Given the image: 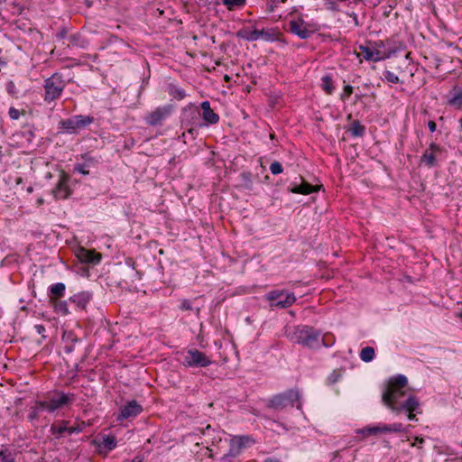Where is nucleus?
<instances>
[{"mask_svg": "<svg viewBox=\"0 0 462 462\" xmlns=\"http://www.w3.org/2000/svg\"><path fill=\"white\" fill-rule=\"evenodd\" d=\"M407 377L402 374H398L390 379L388 387L383 393L382 399L383 403L395 413L402 411L401 407L405 401H402V398L410 396V394L407 393Z\"/></svg>", "mask_w": 462, "mask_h": 462, "instance_id": "obj_1", "label": "nucleus"}, {"mask_svg": "<svg viewBox=\"0 0 462 462\" xmlns=\"http://www.w3.org/2000/svg\"><path fill=\"white\" fill-rule=\"evenodd\" d=\"M289 337L297 344H300L309 348H319L320 346L328 347L333 344L326 342L325 338L320 339V332L309 326H299L295 328Z\"/></svg>", "mask_w": 462, "mask_h": 462, "instance_id": "obj_2", "label": "nucleus"}, {"mask_svg": "<svg viewBox=\"0 0 462 462\" xmlns=\"http://www.w3.org/2000/svg\"><path fill=\"white\" fill-rule=\"evenodd\" d=\"M66 88V81L60 73H53L51 77L46 79L43 83V100L47 104H51L59 99L64 88Z\"/></svg>", "mask_w": 462, "mask_h": 462, "instance_id": "obj_3", "label": "nucleus"}, {"mask_svg": "<svg viewBox=\"0 0 462 462\" xmlns=\"http://www.w3.org/2000/svg\"><path fill=\"white\" fill-rule=\"evenodd\" d=\"M93 120L92 116L78 115L68 119L61 120L59 123V128L67 134H78L81 129L89 125Z\"/></svg>", "mask_w": 462, "mask_h": 462, "instance_id": "obj_4", "label": "nucleus"}, {"mask_svg": "<svg viewBox=\"0 0 462 462\" xmlns=\"http://www.w3.org/2000/svg\"><path fill=\"white\" fill-rule=\"evenodd\" d=\"M266 300L273 308L286 309L295 303L296 296L293 292L274 290L266 294Z\"/></svg>", "mask_w": 462, "mask_h": 462, "instance_id": "obj_5", "label": "nucleus"}, {"mask_svg": "<svg viewBox=\"0 0 462 462\" xmlns=\"http://www.w3.org/2000/svg\"><path fill=\"white\" fill-rule=\"evenodd\" d=\"M299 400V392L296 390H289L285 393L274 395L270 399L268 407L275 410H282L288 406H293Z\"/></svg>", "mask_w": 462, "mask_h": 462, "instance_id": "obj_6", "label": "nucleus"}, {"mask_svg": "<svg viewBox=\"0 0 462 462\" xmlns=\"http://www.w3.org/2000/svg\"><path fill=\"white\" fill-rule=\"evenodd\" d=\"M74 401V394H66L62 392L54 393L49 395L45 400L42 401L44 404L45 411L53 412L56 410L71 403Z\"/></svg>", "mask_w": 462, "mask_h": 462, "instance_id": "obj_7", "label": "nucleus"}, {"mask_svg": "<svg viewBox=\"0 0 462 462\" xmlns=\"http://www.w3.org/2000/svg\"><path fill=\"white\" fill-rule=\"evenodd\" d=\"M212 361L203 352L191 348L189 349L183 356L182 364L186 367H207Z\"/></svg>", "mask_w": 462, "mask_h": 462, "instance_id": "obj_8", "label": "nucleus"}, {"mask_svg": "<svg viewBox=\"0 0 462 462\" xmlns=\"http://www.w3.org/2000/svg\"><path fill=\"white\" fill-rule=\"evenodd\" d=\"M237 37L242 38L247 42H255L263 39L267 42L273 41L275 39V33L270 30H258L256 28L253 30L243 29L237 32Z\"/></svg>", "mask_w": 462, "mask_h": 462, "instance_id": "obj_9", "label": "nucleus"}, {"mask_svg": "<svg viewBox=\"0 0 462 462\" xmlns=\"http://www.w3.org/2000/svg\"><path fill=\"white\" fill-rule=\"evenodd\" d=\"M172 110L171 105L156 107L145 116V122L152 126L161 125L171 116Z\"/></svg>", "mask_w": 462, "mask_h": 462, "instance_id": "obj_10", "label": "nucleus"}, {"mask_svg": "<svg viewBox=\"0 0 462 462\" xmlns=\"http://www.w3.org/2000/svg\"><path fill=\"white\" fill-rule=\"evenodd\" d=\"M442 148L435 143H431L427 150L423 152L420 157V163L424 164L429 168H433L438 164V156L441 153Z\"/></svg>", "mask_w": 462, "mask_h": 462, "instance_id": "obj_11", "label": "nucleus"}, {"mask_svg": "<svg viewBox=\"0 0 462 462\" xmlns=\"http://www.w3.org/2000/svg\"><path fill=\"white\" fill-rule=\"evenodd\" d=\"M289 30L302 40L310 38L313 33V31L308 28V24L302 19L291 21Z\"/></svg>", "mask_w": 462, "mask_h": 462, "instance_id": "obj_12", "label": "nucleus"}, {"mask_svg": "<svg viewBox=\"0 0 462 462\" xmlns=\"http://www.w3.org/2000/svg\"><path fill=\"white\" fill-rule=\"evenodd\" d=\"M419 401L416 397L410 395L408 398L405 399L403 404H402V411H405L408 412V420H416V414L420 413L421 411H419Z\"/></svg>", "mask_w": 462, "mask_h": 462, "instance_id": "obj_13", "label": "nucleus"}, {"mask_svg": "<svg viewBox=\"0 0 462 462\" xmlns=\"http://www.w3.org/2000/svg\"><path fill=\"white\" fill-rule=\"evenodd\" d=\"M69 177L62 174L59 180L58 184L53 189L52 192L57 199H65L70 195V189L68 185Z\"/></svg>", "mask_w": 462, "mask_h": 462, "instance_id": "obj_14", "label": "nucleus"}, {"mask_svg": "<svg viewBox=\"0 0 462 462\" xmlns=\"http://www.w3.org/2000/svg\"><path fill=\"white\" fill-rule=\"evenodd\" d=\"M143 411V407L136 402L131 401L121 409L119 419H130L136 417Z\"/></svg>", "mask_w": 462, "mask_h": 462, "instance_id": "obj_15", "label": "nucleus"}, {"mask_svg": "<svg viewBox=\"0 0 462 462\" xmlns=\"http://www.w3.org/2000/svg\"><path fill=\"white\" fill-rule=\"evenodd\" d=\"M77 257L81 263L97 264L101 260V254L92 250L80 248L77 253Z\"/></svg>", "mask_w": 462, "mask_h": 462, "instance_id": "obj_16", "label": "nucleus"}, {"mask_svg": "<svg viewBox=\"0 0 462 462\" xmlns=\"http://www.w3.org/2000/svg\"><path fill=\"white\" fill-rule=\"evenodd\" d=\"M201 108L203 110L202 116L204 120L210 125H215L219 121V116L216 114L210 107V104L208 101H204L201 103Z\"/></svg>", "mask_w": 462, "mask_h": 462, "instance_id": "obj_17", "label": "nucleus"}, {"mask_svg": "<svg viewBox=\"0 0 462 462\" xmlns=\"http://www.w3.org/2000/svg\"><path fill=\"white\" fill-rule=\"evenodd\" d=\"M359 51L357 56H362L365 60L378 61L382 59L381 52L378 50H372L367 46L360 45Z\"/></svg>", "mask_w": 462, "mask_h": 462, "instance_id": "obj_18", "label": "nucleus"}, {"mask_svg": "<svg viewBox=\"0 0 462 462\" xmlns=\"http://www.w3.org/2000/svg\"><path fill=\"white\" fill-rule=\"evenodd\" d=\"M448 103L455 109H462V88H455L450 92V97L448 98Z\"/></svg>", "mask_w": 462, "mask_h": 462, "instance_id": "obj_19", "label": "nucleus"}, {"mask_svg": "<svg viewBox=\"0 0 462 462\" xmlns=\"http://www.w3.org/2000/svg\"><path fill=\"white\" fill-rule=\"evenodd\" d=\"M291 191L292 193H298V194H303V195H308V194H310L314 191H317V187L306 182V181H302L300 184H294L291 188Z\"/></svg>", "mask_w": 462, "mask_h": 462, "instance_id": "obj_20", "label": "nucleus"}, {"mask_svg": "<svg viewBox=\"0 0 462 462\" xmlns=\"http://www.w3.org/2000/svg\"><path fill=\"white\" fill-rule=\"evenodd\" d=\"M91 294L87 291H82L78 294H75L70 298V300L75 303L78 307L81 309H85L88 303L91 300Z\"/></svg>", "mask_w": 462, "mask_h": 462, "instance_id": "obj_21", "label": "nucleus"}, {"mask_svg": "<svg viewBox=\"0 0 462 462\" xmlns=\"http://www.w3.org/2000/svg\"><path fill=\"white\" fill-rule=\"evenodd\" d=\"M45 411L44 404L42 401H36L34 405L30 408L28 414V420L30 422H33L37 420L41 415V413Z\"/></svg>", "mask_w": 462, "mask_h": 462, "instance_id": "obj_22", "label": "nucleus"}, {"mask_svg": "<svg viewBox=\"0 0 462 462\" xmlns=\"http://www.w3.org/2000/svg\"><path fill=\"white\" fill-rule=\"evenodd\" d=\"M252 440L250 439L249 437H245V436H239V437H235L234 439H231V447H232V450H234L236 453H239L240 450L246 447L247 444H249Z\"/></svg>", "mask_w": 462, "mask_h": 462, "instance_id": "obj_23", "label": "nucleus"}, {"mask_svg": "<svg viewBox=\"0 0 462 462\" xmlns=\"http://www.w3.org/2000/svg\"><path fill=\"white\" fill-rule=\"evenodd\" d=\"M357 434L363 435L365 438L372 435H381L383 434V430L381 424L374 426H367L363 429H359L356 430Z\"/></svg>", "mask_w": 462, "mask_h": 462, "instance_id": "obj_24", "label": "nucleus"}, {"mask_svg": "<svg viewBox=\"0 0 462 462\" xmlns=\"http://www.w3.org/2000/svg\"><path fill=\"white\" fill-rule=\"evenodd\" d=\"M383 434L401 433L406 431V428L402 423L396 422L393 424H381Z\"/></svg>", "mask_w": 462, "mask_h": 462, "instance_id": "obj_25", "label": "nucleus"}, {"mask_svg": "<svg viewBox=\"0 0 462 462\" xmlns=\"http://www.w3.org/2000/svg\"><path fill=\"white\" fill-rule=\"evenodd\" d=\"M15 452L7 448H2L0 451V462H15Z\"/></svg>", "mask_w": 462, "mask_h": 462, "instance_id": "obj_26", "label": "nucleus"}, {"mask_svg": "<svg viewBox=\"0 0 462 462\" xmlns=\"http://www.w3.org/2000/svg\"><path fill=\"white\" fill-rule=\"evenodd\" d=\"M321 88L328 94L330 95L334 91V84L332 78L328 75L322 77Z\"/></svg>", "mask_w": 462, "mask_h": 462, "instance_id": "obj_27", "label": "nucleus"}, {"mask_svg": "<svg viewBox=\"0 0 462 462\" xmlns=\"http://www.w3.org/2000/svg\"><path fill=\"white\" fill-rule=\"evenodd\" d=\"M101 445L107 450H113L116 447V439L112 435H104Z\"/></svg>", "mask_w": 462, "mask_h": 462, "instance_id": "obj_28", "label": "nucleus"}, {"mask_svg": "<svg viewBox=\"0 0 462 462\" xmlns=\"http://www.w3.org/2000/svg\"><path fill=\"white\" fill-rule=\"evenodd\" d=\"M360 358L364 362H370L374 358V349L371 346L364 347L360 352Z\"/></svg>", "mask_w": 462, "mask_h": 462, "instance_id": "obj_29", "label": "nucleus"}, {"mask_svg": "<svg viewBox=\"0 0 462 462\" xmlns=\"http://www.w3.org/2000/svg\"><path fill=\"white\" fill-rule=\"evenodd\" d=\"M169 94L179 100L183 99L186 97V93L182 88L173 85L169 87Z\"/></svg>", "mask_w": 462, "mask_h": 462, "instance_id": "obj_30", "label": "nucleus"}, {"mask_svg": "<svg viewBox=\"0 0 462 462\" xmlns=\"http://www.w3.org/2000/svg\"><path fill=\"white\" fill-rule=\"evenodd\" d=\"M65 291V284L62 282L55 283L51 287V292L53 296L61 297Z\"/></svg>", "mask_w": 462, "mask_h": 462, "instance_id": "obj_31", "label": "nucleus"}, {"mask_svg": "<svg viewBox=\"0 0 462 462\" xmlns=\"http://www.w3.org/2000/svg\"><path fill=\"white\" fill-rule=\"evenodd\" d=\"M245 2L246 0H223V4L228 10H232L235 7H242L245 5Z\"/></svg>", "mask_w": 462, "mask_h": 462, "instance_id": "obj_32", "label": "nucleus"}, {"mask_svg": "<svg viewBox=\"0 0 462 462\" xmlns=\"http://www.w3.org/2000/svg\"><path fill=\"white\" fill-rule=\"evenodd\" d=\"M350 131L354 136H362L365 132V126L361 125L359 122H355Z\"/></svg>", "mask_w": 462, "mask_h": 462, "instance_id": "obj_33", "label": "nucleus"}, {"mask_svg": "<svg viewBox=\"0 0 462 462\" xmlns=\"http://www.w3.org/2000/svg\"><path fill=\"white\" fill-rule=\"evenodd\" d=\"M90 164H93V162H89L88 163H77L74 166V171H76L83 175H88L89 173L88 168L89 167Z\"/></svg>", "mask_w": 462, "mask_h": 462, "instance_id": "obj_34", "label": "nucleus"}, {"mask_svg": "<svg viewBox=\"0 0 462 462\" xmlns=\"http://www.w3.org/2000/svg\"><path fill=\"white\" fill-rule=\"evenodd\" d=\"M63 425L62 426H57V425H52L51 427V431L52 434L54 435H57L58 437L62 435L64 432L67 431V426H66V421H63L62 422Z\"/></svg>", "mask_w": 462, "mask_h": 462, "instance_id": "obj_35", "label": "nucleus"}, {"mask_svg": "<svg viewBox=\"0 0 462 462\" xmlns=\"http://www.w3.org/2000/svg\"><path fill=\"white\" fill-rule=\"evenodd\" d=\"M383 78L390 83L396 84L400 82L398 76L390 70H386L383 72Z\"/></svg>", "mask_w": 462, "mask_h": 462, "instance_id": "obj_36", "label": "nucleus"}, {"mask_svg": "<svg viewBox=\"0 0 462 462\" xmlns=\"http://www.w3.org/2000/svg\"><path fill=\"white\" fill-rule=\"evenodd\" d=\"M270 171L273 175H278L282 172L283 169L282 164L279 162H273L270 165Z\"/></svg>", "mask_w": 462, "mask_h": 462, "instance_id": "obj_37", "label": "nucleus"}, {"mask_svg": "<svg viewBox=\"0 0 462 462\" xmlns=\"http://www.w3.org/2000/svg\"><path fill=\"white\" fill-rule=\"evenodd\" d=\"M57 312L66 315L69 313L66 301H60L55 306Z\"/></svg>", "mask_w": 462, "mask_h": 462, "instance_id": "obj_38", "label": "nucleus"}, {"mask_svg": "<svg viewBox=\"0 0 462 462\" xmlns=\"http://www.w3.org/2000/svg\"><path fill=\"white\" fill-rule=\"evenodd\" d=\"M242 178L245 180V187L248 189H252L253 181L251 180V174L248 172H245L242 174Z\"/></svg>", "mask_w": 462, "mask_h": 462, "instance_id": "obj_39", "label": "nucleus"}, {"mask_svg": "<svg viewBox=\"0 0 462 462\" xmlns=\"http://www.w3.org/2000/svg\"><path fill=\"white\" fill-rule=\"evenodd\" d=\"M353 93V87L350 85H346L344 87L343 93L341 94V99L345 101L348 97H350Z\"/></svg>", "mask_w": 462, "mask_h": 462, "instance_id": "obj_40", "label": "nucleus"}, {"mask_svg": "<svg viewBox=\"0 0 462 462\" xmlns=\"http://www.w3.org/2000/svg\"><path fill=\"white\" fill-rule=\"evenodd\" d=\"M23 112H20L18 109L14 108V107H10L9 108V111H8V114H9V116L11 119L13 120H17L19 119L21 114H23Z\"/></svg>", "mask_w": 462, "mask_h": 462, "instance_id": "obj_41", "label": "nucleus"}, {"mask_svg": "<svg viewBox=\"0 0 462 462\" xmlns=\"http://www.w3.org/2000/svg\"><path fill=\"white\" fill-rule=\"evenodd\" d=\"M325 5L327 8L330 11L337 12L338 11V6L333 0H325Z\"/></svg>", "mask_w": 462, "mask_h": 462, "instance_id": "obj_42", "label": "nucleus"}, {"mask_svg": "<svg viewBox=\"0 0 462 462\" xmlns=\"http://www.w3.org/2000/svg\"><path fill=\"white\" fill-rule=\"evenodd\" d=\"M185 113H189L192 118H199L200 116V113L198 108H190L189 110H186Z\"/></svg>", "mask_w": 462, "mask_h": 462, "instance_id": "obj_43", "label": "nucleus"}, {"mask_svg": "<svg viewBox=\"0 0 462 462\" xmlns=\"http://www.w3.org/2000/svg\"><path fill=\"white\" fill-rule=\"evenodd\" d=\"M180 308L182 310H192L191 302L189 300H183Z\"/></svg>", "mask_w": 462, "mask_h": 462, "instance_id": "obj_44", "label": "nucleus"}, {"mask_svg": "<svg viewBox=\"0 0 462 462\" xmlns=\"http://www.w3.org/2000/svg\"><path fill=\"white\" fill-rule=\"evenodd\" d=\"M7 91L12 96H14L16 93L15 85L13 81H9L6 86Z\"/></svg>", "mask_w": 462, "mask_h": 462, "instance_id": "obj_45", "label": "nucleus"}, {"mask_svg": "<svg viewBox=\"0 0 462 462\" xmlns=\"http://www.w3.org/2000/svg\"><path fill=\"white\" fill-rule=\"evenodd\" d=\"M428 126H429V129L430 130V132H435L436 131L437 125H436V123L434 121H430L428 123Z\"/></svg>", "mask_w": 462, "mask_h": 462, "instance_id": "obj_46", "label": "nucleus"}, {"mask_svg": "<svg viewBox=\"0 0 462 462\" xmlns=\"http://www.w3.org/2000/svg\"><path fill=\"white\" fill-rule=\"evenodd\" d=\"M81 430L79 428H75V427H67V432H69V434H72L74 432H79Z\"/></svg>", "mask_w": 462, "mask_h": 462, "instance_id": "obj_47", "label": "nucleus"}, {"mask_svg": "<svg viewBox=\"0 0 462 462\" xmlns=\"http://www.w3.org/2000/svg\"><path fill=\"white\" fill-rule=\"evenodd\" d=\"M34 328L39 334H42L45 331V328L42 325H36Z\"/></svg>", "mask_w": 462, "mask_h": 462, "instance_id": "obj_48", "label": "nucleus"}, {"mask_svg": "<svg viewBox=\"0 0 462 462\" xmlns=\"http://www.w3.org/2000/svg\"><path fill=\"white\" fill-rule=\"evenodd\" d=\"M415 441H416V442H415V443H413V444H412V446H417V443H418V448H421V446H420V445H421V444H423L424 439H421V438H418V437H417V438L415 439Z\"/></svg>", "mask_w": 462, "mask_h": 462, "instance_id": "obj_49", "label": "nucleus"}, {"mask_svg": "<svg viewBox=\"0 0 462 462\" xmlns=\"http://www.w3.org/2000/svg\"><path fill=\"white\" fill-rule=\"evenodd\" d=\"M263 462H281V461L278 458L268 457L265 460H263Z\"/></svg>", "mask_w": 462, "mask_h": 462, "instance_id": "obj_50", "label": "nucleus"}, {"mask_svg": "<svg viewBox=\"0 0 462 462\" xmlns=\"http://www.w3.org/2000/svg\"><path fill=\"white\" fill-rule=\"evenodd\" d=\"M351 16H352V17H353V19H354L355 24H356V26H357V25H359L358 19H357V15H356L355 13H353V14H351Z\"/></svg>", "mask_w": 462, "mask_h": 462, "instance_id": "obj_51", "label": "nucleus"}, {"mask_svg": "<svg viewBox=\"0 0 462 462\" xmlns=\"http://www.w3.org/2000/svg\"><path fill=\"white\" fill-rule=\"evenodd\" d=\"M72 350H73L72 346H65V351H66L67 353H70Z\"/></svg>", "mask_w": 462, "mask_h": 462, "instance_id": "obj_52", "label": "nucleus"}, {"mask_svg": "<svg viewBox=\"0 0 462 462\" xmlns=\"http://www.w3.org/2000/svg\"><path fill=\"white\" fill-rule=\"evenodd\" d=\"M131 462H141V460L138 457H135Z\"/></svg>", "mask_w": 462, "mask_h": 462, "instance_id": "obj_53", "label": "nucleus"}, {"mask_svg": "<svg viewBox=\"0 0 462 462\" xmlns=\"http://www.w3.org/2000/svg\"><path fill=\"white\" fill-rule=\"evenodd\" d=\"M331 376H333V380H332V382H333V383H335V382L337 381V377H336V376H334V374H331Z\"/></svg>", "mask_w": 462, "mask_h": 462, "instance_id": "obj_54", "label": "nucleus"}, {"mask_svg": "<svg viewBox=\"0 0 462 462\" xmlns=\"http://www.w3.org/2000/svg\"><path fill=\"white\" fill-rule=\"evenodd\" d=\"M331 376H333V380H332V382H333V383H335V382L337 381V377H336V376H334V374H331Z\"/></svg>", "mask_w": 462, "mask_h": 462, "instance_id": "obj_55", "label": "nucleus"}, {"mask_svg": "<svg viewBox=\"0 0 462 462\" xmlns=\"http://www.w3.org/2000/svg\"><path fill=\"white\" fill-rule=\"evenodd\" d=\"M331 376H333V380H332V382H333V383H335V382L337 381V377H336V376H334V374H331Z\"/></svg>", "mask_w": 462, "mask_h": 462, "instance_id": "obj_56", "label": "nucleus"}, {"mask_svg": "<svg viewBox=\"0 0 462 462\" xmlns=\"http://www.w3.org/2000/svg\"><path fill=\"white\" fill-rule=\"evenodd\" d=\"M270 138H271L272 140H273V139H274V134H270Z\"/></svg>", "mask_w": 462, "mask_h": 462, "instance_id": "obj_57", "label": "nucleus"}, {"mask_svg": "<svg viewBox=\"0 0 462 462\" xmlns=\"http://www.w3.org/2000/svg\"><path fill=\"white\" fill-rule=\"evenodd\" d=\"M42 202H43V199H40L38 200V204H42Z\"/></svg>", "mask_w": 462, "mask_h": 462, "instance_id": "obj_58", "label": "nucleus"}, {"mask_svg": "<svg viewBox=\"0 0 462 462\" xmlns=\"http://www.w3.org/2000/svg\"><path fill=\"white\" fill-rule=\"evenodd\" d=\"M32 187L28 188V191H29V192H32Z\"/></svg>", "mask_w": 462, "mask_h": 462, "instance_id": "obj_59", "label": "nucleus"}, {"mask_svg": "<svg viewBox=\"0 0 462 462\" xmlns=\"http://www.w3.org/2000/svg\"><path fill=\"white\" fill-rule=\"evenodd\" d=\"M457 459L459 460V462H462V457H457Z\"/></svg>", "mask_w": 462, "mask_h": 462, "instance_id": "obj_60", "label": "nucleus"}, {"mask_svg": "<svg viewBox=\"0 0 462 462\" xmlns=\"http://www.w3.org/2000/svg\"><path fill=\"white\" fill-rule=\"evenodd\" d=\"M0 64H1V65H5V62H4V61H1V60H0Z\"/></svg>", "mask_w": 462, "mask_h": 462, "instance_id": "obj_61", "label": "nucleus"}, {"mask_svg": "<svg viewBox=\"0 0 462 462\" xmlns=\"http://www.w3.org/2000/svg\"><path fill=\"white\" fill-rule=\"evenodd\" d=\"M405 428H406V429H407V428H410V425H407V427H405ZM407 431H408V430H406V431H405V432H407Z\"/></svg>", "mask_w": 462, "mask_h": 462, "instance_id": "obj_62", "label": "nucleus"}, {"mask_svg": "<svg viewBox=\"0 0 462 462\" xmlns=\"http://www.w3.org/2000/svg\"><path fill=\"white\" fill-rule=\"evenodd\" d=\"M282 3H285V2H286V0H282Z\"/></svg>", "mask_w": 462, "mask_h": 462, "instance_id": "obj_63", "label": "nucleus"}, {"mask_svg": "<svg viewBox=\"0 0 462 462\" xmlns=\"http://www.w3.org/2000/svg\"><path fill=\"white\" fill-rule=\"evenodd\" d=\"M461 446H462V441H461Z\"/></svg>", "mask_w": 462, "mask_h": 462, "instance_id": "obj_64", "label": "nucleus"}]
</instances>
